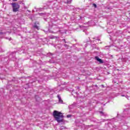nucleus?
Returning <instances> with one entry per match:
<instances>
[{"label":"nucleus","mask_w":130,"mask_h":130,"mask_svg":"<svg viewBox=\"0 0 130 130\" xmlns=\"http://www.w3.org/2000/svg\"><path fill=\"white\" fill-rule=\"evenodd\" d=\"M42 14H40V15H42Z\"/></svg>","instance_id":"obj_14"},{"label":"nucleus","mask_w":130,"mask_h":130,"mask_svg":"<svg viewBox=\"0 0 130 130\" xmlns=\"http://www.w3.org/2000/svg\"><path fill=\"white\" fill-rule=\"evenodd\" d=\"M72 95H74V93H72Z\"/></svg>","instance_id":"obj_15"},{"label":"nucleus","mask_w":130,"mask_h":130,"mask_svg":"<svg viewBox=\"0 0 130 130\" xmlns=\"http://www.w3.org/2000/svg\"><path fill=\"white\" fill-rule=\"evenodd\" d=\"M13 8V12H18L19 9H20V5L17 3H12L11 4Z\"/></svg>","instance_id":"obj_2"},{"label":"nucleus","mask_w":130,"mask_h":130,"mask_svg":"<svg viewBox=\"0 0 130 130\" xmlns=\"http://www.w3.org/2000/svg\"><path fill=\"white\" fill-rule=\"evenodd\" d=\"M71 116H72V115H68L67 116V117H68V118H70V117H71Z\"/></svg>","instance_id":"obj_7"},{"label":"nucleus","mask_w":130,"mask_h":130,"mask_svg":"<svg viewBox=\"0 0 130 130\" xmlns=\"http://www.w3.org/2000/svg\"><path fill=\"white\" fill-rule=\"evenodd\" d=\"M93 6L95 8H96L97 7V5H96V4H93Z\"/></svg>","instance_id":"obj_8"},{"label":"nucleus","mask_w":130,"mask_h":130,"mask_svg":"<svg viewBox=\"0 0 130 130\" xmlns=\"http://www.w3.org/2000/svg\"><path fill=\"white\" fill-rule=\"evenodd\" d=\"M53 115L57 122H62L63 121V115L60 112L54 111Z\"/></svg>","instance_id":"obj_1"},{"label":"nucleus","mask_w":130,"mask_h":130,"mask_svg":"<svg viewBox=\"0 0 130 130\" xmlns=\"http://www.w3.org/2000/svg\"><path fill=\"white\" fill-rule=\"evenodd\" d=\"M13 2H17L18 0H12Z\"/></svg>","instance_id":"obj_9"},{"label":"nucleus","mask_w":130,"mask_h":130,"mask_svg":"<svg viewBox=\"0 0 130 130\" xmlns=\"http://www.w3.org/2000/svg\"><path fill=\"white\" fill-rule=\"evenodd\" d=\"M95 59H96V60H97L98 61H99V62H100V63H103V61L102 60V59L99 58L98 57V56H96V57H95Z\"/></svg>","instance_id":"obj_3"},{"label":"nucleus","mask_w":130,"mask_h":130,"mask_svg":"<svg viewBox=\"0 0 130 130\" xmlns=\"http://www.w3.org/2000/svg\"><path fill=\"white\" fill-rule=\"evenodd\" d=\"M57 98L58 99L59 103H62L63 101H62V100H61V98H60V95H58Z\"/></svg>","instance_id":"obj_5"},{"label":"nucleus","mask_w":130,"mask_h":130,"mask_svg":"<svg viewBox=\"0 0 130 130\" xmlns=\"http://www.w3.org/2000/svg\"><path fill=\"white\" fill-rule=\"evenodd\" d=\"M64 3L66 4H71L72 0H64Z\"/></svg>","instance_id":"obj_6"},{"label":"nucleus","mask_w":130,"mask_h":130,"mask_svg":"<svg viewBox=\"0 0 130 130\" xmlns=\"http://www.w3.org/2000/svg\"><path fill=\"white\" fill-rule=\"evenodd\" d=\"M100 113H103L102 112H100Z\"/></svg>","instance_id":"obj_12"},{"label":"nucleus","mask_w":130,"mask_h":130,"mask_svg":"<svg viewBox=\"0 0 130 130\" xmlns=\"http://www.w3.org/2000/svg\"><path fill=\"white\" fill-rule=\"evenodd\" d=\"M76 95H77V94H78V93H77V92H76Z\"/></svg>","instance_id":"obj_13"},{"label":"nucleus","mask_w":130,"mask_h":130,"mask_svg":"<svg viewBox=\"0 0 130 130\" xmlns=\"http://www.w3.org/2000/svg\"><path fill=\"white\" fill-rule=\"evenodd\" d=\"M64 46H67V44L64 45Z\"/></svg>","instance_id":"obj_10"},{"label":"nucleus","mask_w":130,"mask_h":130,"mask_svg":"<svg viewBox=\"0 0 130 130\" xmlns=\"http://www.w3.org/2000/svg\"><path fill=\"white\" fill-rule=\"evenodd\" d=\"M39 25V22H36L35 23V25H34V28H36V29H38L39 27H38V25Z\"/></svg>","instance_id":"obj_4"},{"label":"nucleus","mask_w":130,"mask_h":130,"mask_svg":"<svg viewBox=\"0 0 130 130\" xmlns=\"http://www.w3.org/2000/svg\"><path fill=\"white\" fill-rule=\"evenodd\" d=\"M2 34H3V32H1V35H2Z\"/></svg>","instance_id":"obj_11"}]
</instances>
